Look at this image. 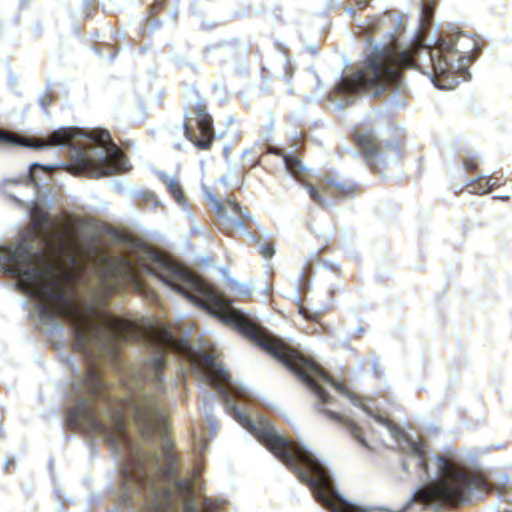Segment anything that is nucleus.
Instances as JSON below:
<instances>
[{"label":"nucleus","mask_w":512,"mask_h":512,"mask_svg":"<svg viewBox=\"0 0 512 512\" xmlns=\"http://www.w3.org/2000/svg\"><path fill=\"white\" fill-rule=\"evenodd\" d=\"M50 103H51V99L48 96H45L41 99V105L43 108H45Z\"/></svg>","instance_id":"5701e85b"},{"label":"nucleus","mask_w":512,"mask_h":512,"mask_svg":"<svg viewBox=\"0 0 512 512\" xmlns=\"http://www.w3.org/2000/svg\"><path fill=\"white\" fill-rule=\"evenodd\" d=\"M206 441H207V439H205V441L196 440V446H197V449L199 450V453H202L205 451L206 446H207Z\"/></svg>","instance_id":"412c9836"},{"label":"nucleus","mask_w":512,"mask_h":512,"mask_svg":"<svg viewBox=\"0 0 512 512\" xmlns=\"http://www.w3.org/2000/svg\"><path fill=\"white\" fill-rule=\"evenodd\" d=\"M368 1L369 0H356L355 5H356L357 9H364L366 7Z\"/></svg>","instance_id":"4be33fe9"},{"label":"nucleus","mask_w":512,"mask_h":512,"mask_svg":"<svg viewBox=\"0 0 512 512\" xmlns=\"http://www.w3.org/2000/svg\"><path fill=\"white\" fill-rule=\"evenodd\" d=\"M143 200H145L149 205L156 208L158 206H161V201L157 198L155 193L153 192H145L142 195Z\"/></svg>","instance_id":"6ab92c4d"},{"label":"nucleus","mask_w":512,"mask_h":512,"mask_svg":"<svg viewBox=\"0 0 512 512\" xmlns=\"http://www.w3.org/2000/svg\"><path fill=\"white\" fill-rule=\"evenodd\" d=\"M0 143L6 145H19V136L9 134L0 129Z\"/></svg>","instance_id":"2eb2a0df"},{"label":"nucleus","mask_w":512,"mask_h":512,"mask_svg":"<svg viewBox=\"0 0 512 512\" xmlns=\"http://www.w3.org/2000/svg\"><path fill=\"white\" fill-rule=\"evenodd\" d=\"M429 2L434 4L436 0L423 1L421 19L425 18L427 21L432 17L433 14V7L430 5Z\"/></svg>","instance_id":"a211bd4d"},{"label":"nucleus","mask_w":512,"mask_h":512,"mask_svg":"<svg viewBox=\"0 0 512 512\" xmlns=\"http://www.w3.org/2000/svg\"><path fill=\"white\" fill-rule=\"evenodd\" d=\"M229 210L233 211L236 215L240 216V219L244 222L252 221L253 216L250 214V212L247 209H243L240 207L238 203L232 200H228L225 204Z\"/></svg>","instance_id":"4468645a"},{"label":"nucleus","mask_w":512,"mask_h":512,"mask_svg":"<svg viewBox=\"0 0 512 512\" xmlns=\"http://www.w3.org/2000/svg\"><path fill=\"white\" fill-rule=\"evenodd\" d=\"M239 424L294 471L309 486L315 499L330 512H387L384 509H365L344 499L337 491L327 466L307 448L277 431L267 418L259 416L253 419L245 406H239Z\"/></svg>","instance_id":"f03ea898"},{"label":"nucleus","mask_w":512,"mask_h":512,"mask_svg":"<svg viewBox=\"0 0 512 512\" xmlns=\"http://www.w3.org/2000/svg\"><path fill=\"white\" fill-rule=\"evenodd\" d=\"M215 395L210 391L207 392V395L203 396L202 405L204 408L205 414V437L207 435L213 436L217 432L218 424L216 418L213 416L212 412L209 408V402L214 399Z\"/></svg>","instance_id":"9b49d317"},{"label":"nucleus","mask_w":512,"mask_h":512,"mask_svg":"<svg viewBox=\"0 0 512 512\" xmlns=\"http://www.w3.org/2000/svg\"><path fill=\"white\" fill-rule=\"evenodd\" d=\"M257 243L259 244L260 253L265 258H271L275 254V248L272 243L260 244L259 240Z\"/></svg>","instance_id":"f3484780"},{"label":"nucleus","mask_w":512,"mask_h":512,"mask_svg":"<svg viewBox=\"0 0 512 512\" xmlns=\"http://www.w3.org/2000/svg\"><path fill=\"white\" fill-rule=\"evenodd\" d=\"M49 145L69 147L70 157L77 173L98 178L129 169L127 158L114 144L106 130L61 128L50 135Z\"/></svg>","instance_id":"7ed1b4c3"},{"label":"nucleus","mask_w":512,"mask_h":512,"mask_svg":"<svg viewBox=\"0 0 512 512\" xmlns=\"http://www.w3.org/2000/svg\"><path fill=\"white\" fill-rule=\"evenodd\" d=\"M346 11H347V13H349L351 15H353L355 13L354 8H352V7H347Z\"/></svg>","instance_id":"a878e982"},{"label":"nucleus","mask_w":512,"mask_h":512,"mask_svg":"<svg viewBox=\"0 0 512 512\" xmlns=\"http://www.w3.org/2000/svg\"><path fill=\"white\" fill-rule=\"evenodd\" d=\"M205 198L213 205V210L222 218V222L220 223L223 226L222 229H231L235 228L237 230L244 231L245 222L241 219L233 220L229 215L228 207L222 203L215 195L211 193H206Z\"/></svg>","instance_id":"1a4fd4ad"},{"label":"nucleus","mask_w":512,"mask_h":512,"mask_svg":"<svg viewBox=\"0 0 512 512\" xmlns=\"http://www.w3.org/2000/svg\"><path fill=\"white\" fill-rule=\"evenodd\" d=\"M64 167L66 170L70 171L71 169L65 163H58L54 165H41L39 163H32L29 166V172L26 179V183L22 188H27L29 185L33 184V189L38 187L42 182L49 180V174L59 168Z\"/></svg>","instance_id":"0eeeda50"},{"label":"nucleus","mask_w":512,"mask_h":512,"mask_svg":"<svg viewBox=\"0 0 512 512\" xmlns=\"http://www.w3.org/2000/svg\"><path fill=\"white\" fill-rule=\"evenodd\" d=\"M301 313H302V315H304L305 317H308V316L306 315V312H305L303 309H302V312H301Z\"/></svg>","instance_id":"c756f323"},{"label":"nucleus","mask_w":512,"mask_h":512,"mask_svg":"<svg viewBox=\"0 0 512 512\" xmlns=\"http://www.w3.org/2000/svg\"><path fill=\"white\" fill-rule=\"evenodd\" d=\"M367 41H368L369 46H372V41H373V39H371L370 37H368V38H367Z\"/></svg>","instance_id":"bb28decb"},{"label":"nucleus","mask_w":512,"mask_h":512,"mask_svg":"<svg viewBox=\"0 0 512 512\" xmlns=\"http://www.w3.org/2000/svg\"><path fill=\"white\" fill-rule=\"evenodd\" d=\"M305 187L308 190L310 197L321 206H329L332 203V200L348 196L352 194L356 188L352 184L339 183L331 178L322 179L320 181L319 188H316L309 183H306Z\"/></svg>","instance_id":"423d86ee"},{"label":"nucleus","mask_w":512,"mask_h":512,"mask_svg":"<svg viewBox=\"0 0 512 512\" xmlns=\"http://www.w3.org/2000/svg\"><path fill=\"white\" fill-rule=\"evenodd\" d=\"M30 202H31V203H28V204L26 205V206H27V208H29V209H31V210H32V209H34V208L36 209V204H35V202H34L33 200H31Z\"/></svg>","instance_id":"b1692460"},{"label":"nucleus","mask_w":512,"mask_h":512,"mask_svg":"<svg viewBox=\"0 0 512 512\" xmlns=\"http://www.w3.org/2000/svg\"><path fill=\"white\" fill-rule=\"evenodd\" d=\"M9 183H13V184H17V183H20L18 180H7L5 183H4V186H5V192L17 203V204H22L23 202L16 196L14 195L12 192H9L6 188V185L9 184Z\"/></svg>","instance_id":"aec40b11"},{"label":"nucleus","mask_w":512,"mask_h":512,"mask_svg":"<svg viewBox=\"0 0 512 512\" xmlns=\"http://www.w3.org/2000/svg\"><path fill=\"white\" fill-rule=\"evenodd\" d=\"M465 167L466 169H472L473 168V163H470L469 161H465Z\"/></svg>","instance_id":"393cba45"},{"label":"nucleus","mask_w":512,"mask_h":512,"mask_svg":"<svg viewBox=\"0 0 512 512\" xmlns=\"http://www.w3.org/2000/svg\"><path fill=\"white\" fill-rule=\"evenodd\" d=\"M498 198L502 199V200H508L509 197L508 196H498Z\"/></svg>","instance_id":"cd10ccee"},{"label":"nucleus","mask_w":512,"mask_h":512,"mask_svg":"<svg viewBox=\"0 0 512 512\" xmlns=\"http://www.w3.org/2000/svg\"><path fill=\"white\" fill-rule=\"evenodd\" d=\"M10 463H13V459H10L9 461H7L6 466L8 467V465H9Z\"/></svg>","instance_id":"c85d7f7f"},{"label":"nucleus","mask_w":512,"mask_h":512,"mask_svg":"<svg viewBox=\"0 0 512 512\" xmlns=\"http://www.w3.org/2000/svg\"><path fill=\"white\" fill-rule=\"evenodd\" d=\"M158 176L161 182L166 186L167 190L171 193L175 202L181 207L183 211L190 215L191 213L189 211V203L179 179L174 176L167 175L164 172H158Z\"/></svg>","instance_id":"6e6552de"},{"label":"nucleus","mask_w":512,"mask_h":512,"mask_svg":"<svg viewBox=\"0 0 512 512\" xmlns=\"http://www.w3.org/2000/svg\"><path fill=\"white\" fill-rule=\"evenodd\" d=\"M494 185L495 183H491V178L480 176L476 181L469 183L467 186L470 193L486 194Z\"/></svg>","instance_id":"ddd939ff"},{"label":"nucleus","mask_w":512,"mask_h":512,"mask_svg":"<svg viewBox=\"0 0 512 512\" xmlns=\"http://www.w3.org/2000/svg\"><path fill=\"white\" fill-rule=\"evenodd\" d=\"M232 289L235 291L236 294L246 296L249 295L252 291L251 287L242 282L234 281L232 283Z\"/></svg>","instance_id":"dca6fc26"},{"label":"nucleus","mask_w":512,"mask_h":512,"mask_svg":"<svg viewBox=\"0 0 512 512\" xmlns=\"http://www.w3.org/2000/svg\"><path fill=\"white\" fill-rule=\"evenodd\" d=\"M475 48V41L457 28L442 32L432 48L418 42L404 46L389 32L382 41L375 40L363 69L341 76L329 100L343 107L353 103L361 92L377 97L388 87L401 88L400 68H417L429 76L435 87L453 90L459 78L470 79L467 66L473 60L471 52Z\"/></svg>","instance_id":"f257e3e1"},{"label":"nucleus","mask_w":512,"mask_h":512,"mask_svg":"<svg viewBox=\"0 0 512 512\" xmlns=\"http://www.w3.org/2000/svg\"><path fill=\"white\" fill-rule=\"evenodd\" d=\"M397 19H393L391 16H384L383 18L371 17L366 19V24L363 26V31L366 34H374L382 31L388 26L394 27Z\"/></svg>","instance_id":"9d476101"},{"label":"nucleus","mask_w":512,"mask_h":512,"mask_svg":"<svg viewBox=\"0 0 512 512\" xmlns=\"http://www.w3.org/2000/svg\"><path fill=\"white\" fill-rule=\"evenodd\" d=\"M283 163L286 170L296 179H300L304 175V167L301 161L293 155H283Z\"/></svg>","instance_id":"f8f14e48"},{"label":"nucleus","mask_w":512,"mask_h":512,"mask_svg":"<svg viewBox=\"0 0 512 512\" xmlns=\"http://www.w3.org/2000/svg\"><path fill=\"white\" fill-rule=\"evenodd\" d=\"M196 114L198 118L186 124L185 135L199 149L205 150L213 141L212 120L206 112V107L200 104L197 105Z\"/></svg>","instance_id":"39448f33"},{"label":"nucleus","mask_w":512,"mask_h":512,"mask_svg":"<svg viewBox=\"0 0 512 512\" xmlns=\"http://www.w3.org/2000/svg\"><path fill=\"white\" fill-rule=\"evenodd\" d=\"M355 140L368 165L375 172H379L380 165L386 166L401 159L402 151L397 142H391L383 146L371 131L358 132L355 135Z\"/></svg>","instance_id":"20e7f679"}]
</instances>
